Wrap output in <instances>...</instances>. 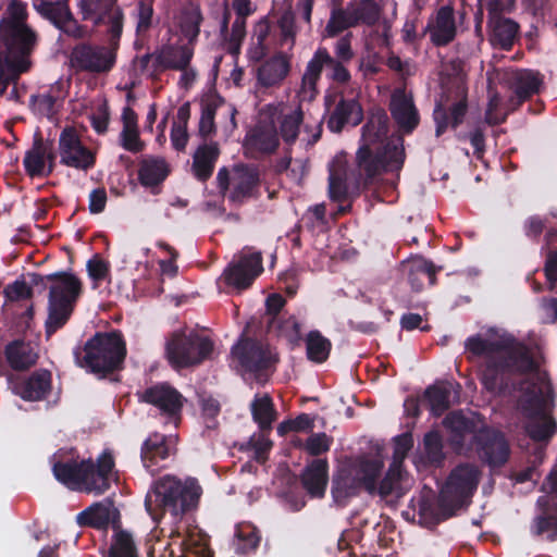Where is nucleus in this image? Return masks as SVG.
Masks as SVG:
<instances>
[{
    "instance_id": "obj_15",
    "label": "nucleus",
    "mask_w": 557,
    "mask_h": 557,
    "mask_svg": "<svg viewBox=\"0 0 557 557\" xmlns=\"http://www.w3.org/2000/svg\"><path fill=\"white\" fill-rule=\"evenodd\" d=\"M60 162L69 168L88 171L95 166L96 156L83 145L74 127H65L59 137Z\"/></svg>"
},
{
    "instance_id": "obj_59",
    "label": "nucleus",
    "mask_w": 557,
    "mask_h": 557,
    "mask_svg": "<svg viewBox=\"0 0 557 557\" xmlns=\"http://www.w3.org/2000/svg\"><path fill=\"white\" fill-rule=\"evenodd\" d=\"M246 36V18L236 17L233 22L231 33L224 41V49L231 55L237 58L240 53L242 42Z\"/></svg>"
},
{
    "instance_id": "obj_17",
    "label": "nucleus",
    "mask_w": 557,
    "mask_h": 557,
    "mask_svg": "<svg viewBox=\"0 0 557 557\" xmlns=\"http://www.w3.org/2000/svg\"><path fill=\"white\" fill-rule=\"evenodd\" d=\"M164 549L169 557H213L208 540L199 531L172 529Z\"/></svg>"
},
{
    "instance_id": "obj_37",
    "label": "nucleus",
    "mask_w": 557,
    "mask_h": 557,
    "mask_svg": "<svg viewBox=\"0 0 557 557\" xmlns=\"http://www.w3.org/2000/svg\"><path fill=\"white\" fill-rule=\"evenodd\" d=\"M542 81L532 71L524 70L513 74L510 87L513 91L510 102L516 108L540 91Z\"/></svg>"
},
{
    "instance_id": "obj_61",
    "label": "nucleus",
    "mask_w": 557,
    "mask_h": 557,
    "mask_svg": "<svg viewBox=\"0 0 557 557\" xmlns=\"http://www.w3.org/2000/svg\"><path fill=\"white\" fill-rule=\"evenodd\" d=\"M347 182L352 184V181L348 178V173L342 175L335 171L330 172L329 195L333 201L343 202L348 198Z\"/></svg>"
},
{
    "instance_id": "obj_9",
    "label": "nucleus",
    "mask_w": 557,
    "mask_h": 557,
    "mask_svg": "<svg viewBox=\"0 0 557 557\" xmlns=\"http://www.w3.org/2000/svg\"><path fill=\"white\" fill-rule=\"evenodd\" d=\"M323 71L330 81L341 86H346L351 79L346 63L335 59L325 47H319L307 63L301 77L300 92L304 99L312 101L317 98L319 95L318 84Z\"/></svg>"
},
{
    "instance_id": "obj_6",
    "label": "nucleus",
    "mask_w": 557,
    "mask_h": 557,
    "mask_svg": "<svg viewBox=\"0 0 557 557\" xmlns=\"http://www.w3.org/2000/svg\"><path fill=\"white\" fill-rule=\"evenodd\" d=\"M0 42L5 52L0 53V96L7 92L10 83L20 79L22 73L28 71V57L37 44V34L29 27L0 28Z\"/></svg>"
},
{
    "instance_id": "obj_10",
    "label": "nucleus",
    "mask_w": 557,
    "mask_h": 557,
    "mask_svg": "<svg viewBox=\"0 0 557 557\" xmlns=\"http://www.w3.org/2000/svg\"><path fill=\"white\" fill-rule=\"evenodd\" d=\"M120 41L116 44L108 37V45H98L82 41L75 45L70 52V66L76 73L107 74L116 63Z\"/></svg>"
},
{
    "instance_id": "obj_13",
    "label": "nucleus",
    "mask_w": 557,
    "mask_h": 557,
    "mask_svg": "<svg viewBox=\"0 0 557 557\" xmlns=\"http://www.w3.org/2000/svg\"><path fill=\"white\" fill-rule=\"evenodd\" d=\"M472 446L479 459L493 469L505 466L511 453L505 434L488 426H482L474 433Z\"/></svg>"
},
{
    "instance_id": "obj_12",
    "label": "nucleus",
    "mask_w": 557,
    "mask_h": 557,
    "mask_svg": "<svg viewBox=\"0 0 557 557\" xmlns=\"http://www.w3.org/2000/svg\"><path fill=\"white\" fill-rule=\"evenodd\" d=\"M78 13L92 26H104L107 37H112L114 44L121 40L125 16L117 0H79Z\"/></svg>"
},
{
    "instance_id": "obj_23",
    "label": "nucleus",
    "mask_w": 557,
    "mask_h": 557,
    "mask_svg": "<svg viewBox=\"0 0 557 557\" xmlns=\"http://www.w3.org/2000/svg\"><path fill=\"white\" fill-rule=\"evenodd\" d=\"M389 112L398 129L404 134H411L420 123V114L412 95L404 89H396L392 94Z\"/></svg>"
},
{
    "instance_id": "obj_58",
    "label": "nucleus",
    "mask_w": 557,
    "mask_h": 557,
    "mask_svg": "<svg viewBox=\"0 0 557 557\" xmlns=\"http://www.w3.org/2000/svg\"><path fill=\"white\" fill-rule=\"evenodd\" d=\"M108 557H139L135 542L127 531L121 530L114 535Z\"/></svg>"
},
{
    "instance_id": "obj_54",
    "label": "nucleus",
    "mask_w": 557,
    "mask_h": 557,
    "mask_svg": "<svg viewBox=\"0 0 557 557\" xmlns=\"http://www.w3.org/2000/svg\"><path fill=\"white\" fill-rule=\"evenodd\" d=\"M352 11V22L355 27L363 24L373 26L379 22L381 15V8L375 0H360L359 2H350Z\"/></svg>"
},
{
    "instance_id": "obj_21",
    "label": "nucleus",
    "mask_w": 557,
    "mask_h": 557,
    "mask_svg": "<svg viewBox=\"0 0 557 557\" xmlns=\"http://www.w3.org/2000/svg\"><path fill=\"white\" fill-rule=\"evenodd\" d=\"M280 146V137L274 122H259L245 136L244 148L252 158L274 153Z\"/></svg>"
},
{
    "instance_id": "obj_29",
    "label": "nucleus",
    "mask_w": 557,
    "mask_h": 557,
    "mask_svg": "<svg viewBox=\"0 0 557 557\" xmlns=\"http://www.w3.org/2000/svg\"><path fill=\"white\" fill-rule=\"evenodd\" d=\"M302 487L311 497L322 498L329 482V462L326 459H312L300 475Z\"/></svg>"
},
{
    "instance_id": "obj_49",
    "label": "nucleus",
    "mask_w": 557,
    "mask_h": 557,
    "mask_svg": "<svg viewBox=\"0 0 557 557\" xmlns=\"http://www.w3.org/2000/svg\"><path fill=\"white\" fill-rule=\"evenodd\" d=\"M23 164L29 177H46V150L41 138L34 140L32 149L25 153Z\"/></svg>"
},
{
    "instance_id": "obj_18",
    "label": "nucleus",
    "mask_w": 557,
    "mask_h": 557,
    "mask_svg": "<svg viewBox=\"0 0 557 557\" xmlns=\"http://www.w3.org/2000/svg\"><path fill=\"white\" fill-rule=\"evenodd\" d=\"M232 354L246 371L252 372L258 376L262 371L268 370L276 362L268 345L249 337L236 344L232 349Z\"/></svg>"
},
{
    "instance_id": "obj_43",
    "label": "nucleus",
    "mask_w": 557,
    "mask_h": 557,
    "mask_svg": "<svg viewBox=\"0 0 557 557\" xmlns=\"http://www.w3.org/2000/svg\"><path fill=\"white\" fill-rule=\"evenodd\" d=\"M33 8L45 20L58 28L64 17L70 16L67 0H33Z\"/></svg>"
},
{
    "instance_id": "obj_19",
    "label": "nucleus",
    "mask_w": 557,
    "mask_h": 557,
    "mask_svg": "<svg viewBox=\"0 0 557 557\" xmlns=\"http://www.w3.org/2000/svg\"><path fill=\"white\" fill-rule=\"evenodd\" d=\"M141 403L154 406L170 419H180L184 396L169 383H157L137 393Z\"/></svg>"
},
{
    "instance_id": "obj_20",
    "label": "nucleus",
    "mask_w": 557,
    "mask_h": 557,
    "mask_svg": "<svg viewBox=\"0 0 557 557\" xmlns=\"http://www.w3.org/2000/svg\"><path fill=\"white\" fill-rule=\"evenodd\" d=\"M175 453L176 447L170 436L153 432L141 444L140 460L148 472L156 474L166 467L165 462Z\"/></svg>"
},
{
    "instance_id": "obj_25",
    "label": "nucleus",
    "mask_w": 557,
    "mask_h": 557,
    "mask_svg": "<svg viewBox=\"0 0 557 557\" xmlns=\"http://www.w3.org/2000/svg\"><path fill=\"white\" fill-rule=\"evenodd\" d=\"M3 356L8 366L16 372L28 371L39 359L37 345L22 337L8 342Z\"/></svg>"
},
{
    "instance_id": "obj_36",
    "label": "nucleus",
    "mask_w": 557,
    "mask_h": 557,
    "mask_svg": "<svg viewBox=\"0 0 557 557\" xmlns=\"http://www.w3.org/2000/svg\"><path fill=\"white\" fill-rule=\"evenodd\" d=\"M383 468L384 462L380 458L364 456L357 458L352 465V471L357 474L362 488L370 495H375Z\"/></svg>"
},
{
    "instance_id": "obj_48",
    "label": "nucleus",
    "mask_w": 557,
    "mask_h": 557,
    "mask_svg": "<svg viewBox=\"0 0 557 557\" xmlns=\"http://www.w3.org/2000/svg\"><path fill=\"white\" fill-rule=\"evenodd\" d=\"M169 70L184 71L188 69L194 55V48L185 45H164L161 48Z\"/></svg>"
},
{
    "instance_id": "obj_47",
    "label": "nucleus",
    "mask_w": 557,
    "mask_h": 557,
    "mask_svg": "<svg viewBox=\"0 0 557 557\" xmlns=\"http://www.w3.org/2000/svg\"><path fill=\"white\" fill-rule=\"evenodd\" d=\"M450 387L448 384H434L426 387L424 400L434 417H441L450 407Z\"/></svg>"
},
{
    "instance_id": "obj_50",
    "label": "nucleus",
    "mask_w": 557,
    "mask_h": 557,
    "mask_svg": "<svg viewBox=\"0 0 557 557\" xmlns=\"http://www.w3.org/2000/svg\"><path fill=\"white\" fill-rule=\"evenodd\" d=\"M307 358L315 363H323L327 360L332 343L318 330L310 331L306 337Z\"/></svg>"
},
{
    "instance_id": "obj_7",
    "label": "nucleus",
    "mask_w": 557,
    "mask_h": 557,
    "mask_svg": "<svg viewBox=\"0 0 557 557\" xmlns=\"http://www.w3.org/2000/svg\"><path fill=\"white\" fill-rule=\"evenodd\" d=\"M47 278L53 282L49 290L48 318L45 323L46 335L50 337L70 320L83 293V283L75 274L66 271L48 274Z\"/></svg>"
},
{
    "instance_id": "obj_55",
    "label": "nucleus",
    "mask_w": 557,
    "mask_h": 557,
    "mask_svg": "<svg viewBox=\"0 0 557 557\" xmlns=\"http://www.w3.org/2000/svg\"><path fill=\"white\" fill-rule=\"evenodd\" d=\"M332 484V493L335 498L355 496L362 487L352 469L342 470L338 475L333 478Z\"/></svg>"
},
{
    "instance_id": "obj_35",
    "label": "nucleus",
    "mask_w": 557,
    "mask_h": 557,
    "mask_svg": "<svg viewBox=\"0 0 557 557\" xmlns=\"http://www.w3.org/2000/svg\"><path fill=\"white\" fill-rule=\"evenodd\" d=\"M445 428L450 432L449 444L456 451H461L467 443V436L474 433L475 423L461 412H449L444 421Z\"/></svg>"
},
{
    "instance_id": "obj_45",
    "label": "nucleus",
    "mask_w": 557,
    "mask_h": 557,
    "mask_svg": "<svg viewBox=\"0 0 557 557\" xmlns=\"http://www.w3.org/2000/svg\"><path fill=\"white\" fill-rule=\"evenodd\" d=\"M198 405L200 418L205 426L202 434L211 437V433L216 432L219 429L218 417L221 413V404L213 396L203 393L199 395Z\"/></svg>"
},
{
    "instance_id": "obj_46",
    "label": "nucleus",
    "mask_w": 557,
    "mask_h": 557,
    "mask_svg": "<svg viewBox=\"0 0 557 557\" xmlns=\"http://www.w3.org/2000/svg\"><path fill=\"white\" fill-rule=\"evenodd\" d=\"M251 416L261 431H270L276 419V410L270 395L256 396L251 403Z\"/></svg>"
},
{
    "instance_id": "obj_3",
    "label": "nucleus",
    "mask_w": 557,
    "mask_h": 557,
    "mask_svg": "<svg viewBox=\"0 0 557 557\" xmlns=\"http://www.w3.org/2000/svg\"><path fill=\"white\" fill-rule=\"evenodd\" d=\"M114 466L112 453L106 449L96 461L91 458L57 460L52 473L58 482L72 491L100 495L111 486L110 474Z\"/></svg>"
},
{
    "instance_id": "obj_14",
    "label": "nucleus",
    "mask_w": 557,
    "mask_h": 557,
    "mask_svg": "<svg viewBox=\"0 0 557 557\" xmlns=\"http://www.w3.org/2000/svg\"><path fill=\"white\" fill-rule=\"evenodd\" d=\"M324 107L327 128L335 134L342 133L346 125L357 126L363 120V110L356 99H347L341 92H326Z\"/></svg>"
},
{
    "instance_id": "obj_31",
    "label": "nucleus",
    "mask_w": 557,
    "mask_h": 557,
    "mask_svg": "<svg viewBox=\"0 0 557 557\" xmlns=\"http://www.w3.org/2000/svg\"><path fill=\"white\" fill-rule=\"evenodd\" d=\"M407 281L413 292H421L428 282L430 286L436 284V273L443 270V267H436L432 261L417 257L411 259L407 265Z\"/></svg>"
},
{
    "instance_id": "obj_1",
    "label": "nucleus",
    "mask_w": 557,
    "mask_h": 557,
    "mask_svg": "<svg viewBox=\"0 0 557 557\" xmlns=\"http://www.w3.org/2000/svg\"><path fill=\"white\" fill-rule=\"evenodd\" d=\"M465 348L475 357H485L479 379L492 394L505 393L511 375L535 370L534 360L527 348L511 339H488L475 334L466 339Z\"/></svg>"
},
{
    "instance_id": "obj_44",
    "label": "nucleus",
    "mask_w": 557,
    "mask_h": 557,
    "mask_svg": "<svg viewBox=\"0 0 557 557\" xmlns=\"http://www.w3.org/2000/svg\"><path fill=\"white\" fill-rule=\"evenodd\" d=\"M552 401V395L549 393L544 394L540 389L539 392L525 393L520 399V407L522 413L530 420L548 414L547 411Z\"/></svg>"
},
{
    "instance_id": "obj_41",
    "label": "nucleus",
    "mask_w": 557,
    "mask_h": 557,
    "mask_svg": "<svg viewBox=\"0 0 557 557\" xmlns=\"http://www.w3.org/2000/svg\"><path fill=\"white\" fill-rule=\"evenodd\" d=\"M261 541L259 530L251 523H238L235 528L232 546L236 554L246 555L255 552Z\"/></svg>"
},
{
    "instance_id": "obj_42",
    "label": "nucleus",
    "mask_w": 557,
    "mask_h": 557,
    "mask_svg": "<svg viewBox=\"0 0 557 557\" xmlns=\"http://www.w3.org/2000/svg\"><path fill=\"white\" fill-rule=\"evenodd\" d=\"M267 324L269 332H274L276 335L286 338L292 346L300 344L302 339L301 324L295 315L269 319Z\"/></svg>"
},
{
    "instance_id": "obj_11",
    "label": "nucleus",
    "mask_w": 557,
    "mask_h": 557,
    "mask_svg": "<svg viewBox=\"0 0 557 557\" xmlns=\"http://www.w3.org/2000/svg\"><path fill=\"white\" fill-rule=\"evenodd\" d=\"M481 472L476 466L468 462L459 463L448 474L440 492L442 500L458 513L467 509L478 490Z\"/></svg>"
},
{
    "instance_id": "obj_34",
    "label": "nucleus",
    "mask_w": 557,
    "mask_h": 557,
    "mask_svg": "<svg viewBox=\"0 0 557 557\" xmlns=\"http://www.w3.org/2000/svg\"><path fill=\"white\" fill-rule=\"evenodd\" d=\"M220 157L219 144L211 141L200 145L193 156V173L201 183L207 182L213 173L215 162Z\"/></svg>"
},
{
    "instance_id": "obj_40",
    "label": "nucleus",
    "mask_w": 557,
    "mask_h": 557,
    "mask_svg": "<svg viewBox=\"0 0 557 557\" xmlns=\"http://www.w3.org/2000/svg\"><path fill=\"white\" fill-rule=\"evenodd\" d=\"M113 515H119L115 508L96 503L81 511L76 517V521L81 527L102 530L109 525Z\"/></svg>"
},
{
    "instance_id": "obj_60",
    "label": "nucleus",
    "mask_w": 557,
    "mask_h": 557,
    "mask_svg": "<svg viewBox=\"0 0 557 557\" xmlns=\"http://www.w3.org/2000/svg\"><path fill=\"white\" fill-rule=\"evenodd\" d=\"M86 270L92 281V288H98L99 283L109 276L110 264L99 253H96L87 261Z\"/></svg>"
},
{
    "instance_id": "obj_5",
    "label": "nucleus",
    "mask_w": 557,
    "mask_h": 557,
    "mask_svg": "<svg viewBox=\"0 0 557 557\" xmlns=\"http://www.w3.org/2000/svg\"><path fill=\"white\" fill-rule=\"evenodd\" d=\"M405 162L403 139L398 144L387 143L373 151L362 145L356 152L355 166L348 172L356 194L369 188L383 172L399 171Z\"/></svg>"
},
{
    "instance_id": "obj_26",
    "label": "nucleus",
    "mask_w": 557,
    "mask_h": 557,
    "mask_svg": "<svg viewBox=\"0 0 557 557\" xmlns=\"http://www.w3.org/2000/svg\"><path fill=\"white\" fill-rule=\"evenodd\" d=\"M539 513L531 523L533 535H545L547 541L557 540V500L554 496H540L536 500Z\"/></svg>"
},
{
    "instance_id": "obj_57",
    "label": "nucleus",
    "mask_w": 557,
    "mask_h": 557,
    "mask_svg": "<svg viewBox=\"0 0 557 557\" xmlns=\"http://www.w3.org/2000/svg\"><path fill=\"white\" fill-rule=\"evenodd\" d=\"M352 17L354 15L349 3L346 5V8H333L331 11V16L325 26L327 36L335 37L344 30L355 27Z\"/></svg>"
},
{
    "instance_id": "obj_51",
    "label": "nucleus",
    "mask_w": 557,
    "mask_h": 557,
    "mask_svg": "<svg viewBox=\"0 0 557 557\" xmlns=\"http://www.w3.org/2000/svg\"><path fill=\"white\" fill-rule=\"evenodd\" d=\"M443 440L437 431H430L423 437L422 462L430 467H441L445 459Z\"/></svg>"
},
{
    "instance_id": "obj_52",
    "label": "nucleus",
    "mask_w": 557,
    "mask_h": 557,
    "mask_svg": "<svg viewBox=\"0 0 557 557\" xmlns=\"http://www.w3.org/2000/svg\"><path fill=\"white\" fill-rule=\"evenodd\" d=\"M557 431V423L550 414L530 419L525 423V432L534 442L547 443Z\"/></svg>"
},
{
    "instance_id": "obj_32",
    "label": "nucleus",
    "mask_w": 557,
    "mask_h": 557,
    "mask_svg": "<svg viewBox=\"0 0 557 557\" xmlns=\"http://www.w3.org/2000/svg\"><path fill=\"white\" fill-rule=\"evenodd\" d=\"M467 111L468 103L466 98L453 103L449 109L444 108L442 103H437L433 111L435 136L441 137L449 126L456 129L463 123Z\"/></svg>"
},
{
    "instance_id": "obj_56",
    "label": "nucleus",
    "mask_w": 557,
    "mask_h": 557,
    "mask_svg": "<svg viewBox=\"0 0 557 557\" xmlns=\"http://www.w3.org/2000/svg\"><path fill=\"white\" fill-rule=\"evenodd\" d=\"M203 17L199 7H194L183 11L180 21V28L183 36L188 39L187 45L193 47L197 41Z\"/></svg>"
},
{
    "instance_id": "obj_64",
    "label": "nucleus",
    "mask_w": 557,
    "mask_h": 557,
    "mask_svg": "<svg viewBox=\"0 0 557 557\" xmlns=\"http://www.w3.org/2000/svg\"><path fill=\"white\" fill-rule=\"evenodd\" d=\"M137 11V35L147 33L152 26L153 7L151 0H139L136 7Z\"/></svg>"
},
{
    "instance_id": "obj_28",
    "label": "nucleus",
    "mask_w": 557,
    "mask_h": 557,
    "mask_svg": "<svg viewBox=\"0 0 557 557\" xmlns=\"http://www.w3.org/2000/svg\"><path fill=\"white\" fill-rule=\"evenodd\" d=\"M52 374L47 369H39L28 377L16 382L13 392L26 401L45 399L51 391Z\"/></svg>"
},
{
    "instance_id": "obj_33",
    "label": "nucleus",
    "mask_w": 557,
    "mask_h": 557,
    "mask_svg": "<svg viewBox=\"0 0 557 557\" xmlns=\"http://www.w3.org/2000/svg\"><path fill=\"white\" fill-rule=\"evenodd\" d=\"M408 472L401 466L389 465L385 475L377 483V494L381 498L393 496L401 498L409 488Z\"/></svg>"
},
{
    "instance_id": "obj_63",
    "label": "nucleus",
    "mask_w": 557,
    "mask_h": 557,
    "mask_svg": "<svg viewBox=\"0 0 557 557\" xmlns=\"http://www.w3.org/2000/svg\"><path fill=\"white\" fill-rule=\"evenodd\" d=\"M9 17L2 18L0 28H9L12 25L17 27L28 26L26 24L27 10L26 5L21 1H13L8 8Z\"/></svg>"
},
{
    "instance_id": "obj_39",
    "label": "nucleus",
    "mask_w": 557,
    "mask_h": 557,
    "mask_svg": "<svg viewBox=\"0 0 557 557\" xmlns=\"http://www.w3.org/2000/svg\"><path fill=\"white\" fill-rule=\"evenodd\" d=\"M169 175L168 164L161 158H147L139 164L138 181L144 187L159 186Z\"/></svg>"
},
{
    "instance_id": "obj_8",
    "label": "nucleus",
    "mask_w": 557,
    "mask_h": 557,
    "mask_svg": "<svg viewBox=\"0 0 557 557\" xmlns=\"http://www.w3.org/2000/svg\"><path fill=\"white\" fill-rule=\"evenodd\" d=\"M214 344L195 331L172 332L165 342V358L174 370L196 367L213 352Z\"/></svg>"
},
{
    "instance_id": "obj_22",
    "label": "nucleus",
    "mask_w": 557,
    "mask_h": 557,
    "mask_svg": "<svg viewBox=\"0 0 557 557\" xmlns=\"http://www.w3.org/2000/svg\"><path fill=\"white\" fill-rule=\"evenodd\" d=\"M260 170L256 164H236L234 166V185L228 199L243 203L248 199H258L261 196Z\"/></svg>"
},
{
    "instance_id": "obj_24",
    "label": "nucleus",
    "mask_w": 557,
    "mask_h": 557,
    "mask_svg": "<svg viewBox=\"0 0 557 557\" xmlns=\"http://www.w3.org/2000/svg\"><path fill=\"white\" fill-rule=\"evenodd\" d=\"M417 511L420 524L429 529L456 516L451 507L442 500L441 492L437 497L431 491L421 494L418 498Z\"/></svg>"
},
{
    "instance_id": "obj_62",
    "label": "nucleus",
    "mask_w": 557,
    "mask_h": 557,
    "mask_svg": "<svg viewBox=\"0 0 557 557\" xmlns=\"http://www.w3.org/2000/svg\"><path fill=\"white\" fill-rule=\"evenodd\" d=\"M333 443L332 436H329L324 432L312 433L305 443V450L313 457H318L324 453H327Z\"/></svg>"
},
{
    "instance_id": "obj_30",
    "label": "nucleus",
    "mask_w": 557,
    "mask_h": 557,
    "mask_svg": "<svg viewBox=\"0 0 557 557\" xmlns=\"http://www.w3.org/2000/svg\"><path fill=\"white\" fill-rule=\"evenodd\" d=\"M488 41L493 48L510 51L519 37L520 26L509 17L487 20Z\"/></svg>"
},
{
    "instance_id": "obj_16",
    "label": "nucleus",
    "mask_w": 557,
    "mask_h": 557,
    "mask_svg": "<svg viewBox=\"0 0 557 557\" xmlns=\"http://www.w3.org/2000/svg\"><path fill=\"white\" fill-rule=\"evenodd\" d=\"M262 255L259 251H243L224 270L223 276L227 285L237 289H246L262 273Z\"/></svg>"
},
{
    "instance_id": "obj_2",
    "label": "nucleus",
    "mask_w": 557,
    "mask_h": 557,
    "mask_svg": "<svg viewBox=\"0 0 557 557\" xmlns=\"http://www.w3.org/2000/svg\"><path fill=\"white\" fill-rule=\"evenodd\" d=\"M126 355V342L120 330L96 332L83 346L73 349L76 366L99 379L122 370Z\"/></svg>"
},
{
    "instance_id": "obj_27",
    "label": "nucleus",
    "mask_w": 557,
    "mask_h": 557,
    "mask_svg": "<svg viewBox=\"0 0 557 557\" xmlns=\"http://www.w3.org/2000/svg\"><path fill=\"white\" fill-rule=\"evenodd\" d=\"M426 33L431 35V41L435 47H445L449 45L457 35L454 8L443 5L436 11L434 22H429L422 36Z\"/></svg>"
},
{
    "instance_id": "obj_4",
    "label": "nucleus",
    "mask_w": 557,
    "mask_h": 557,
    "mask_svg": "<svg viewBox=\"0 0 557 557\" xmlns=\"http://www.w3.org/2000/svg\"><path fill=\"white\" fill-rule=\"evenodd\" d=\"M200 495L201 486L196 479L182 481L165 475L147 493L145 507L156 523L160 522L165 512H170L175 521L197 507Z\"/></svg>"
},
{
    "instance_id": "obj_53",
    "label": "nucleus",
    "mask_w": 557,
    "mask_h": 557,
    "mask_svg": "<svg viewBox=\"0 0 557 557\" xmlns=\"http://www.w3.org/2000/svg\"><path fill=\"white\" fill-rule=\"evenodd\" d=\"M278 137L281 136L286 145H293L298 138L300 125L304 122V112L300 108L282 114L278 120Z\"/></svg>"
},
{
    "instance_id": "obj_38",
    "label": "nucleus",
    "mask_w": 557,
    "mask_h": 557,
    "mask_svg": "<svg viewBox=\"0 0 557 557\" xmlns=\"http://www.w3.org/2000/svg\"><path fill=\"white\" fill-rule=\"evenodd\" d=\"M289 70L290 65L286 57L277 54L259 66L257 78L261 86L273 87L287 76Z\"/></svg>"
}]
</instances>
